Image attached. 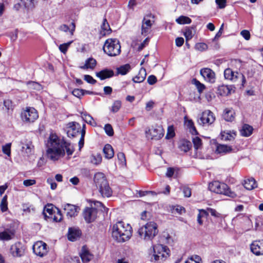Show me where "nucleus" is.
Returning <instances> with one entry per match:
<instances>
[{"instance_id":"obj_1","label":"nucleus","mask_w":263,"mask_h":263,"mask_svg":"<svg viewBox=\"0 0 263 263\" xmlns=\"http://www.w3.org/2000/svg\"><path fill=\"white\" fill-rule=\"evenodd\" d=\"M47 157L53 161L59 160L63 157L65 151L68 156L72 155L74 149L73 146L69 142L60 139L55 134H51L47 143Z\"/></svg>"},{"instance_id":"obj_2","label":"nucleus","mask_w":263,"mask_h":263,"mask_svg":"<svg viewBox=\"0 0 263 263\" xmlns=\"http://www.w3.org/2000/svg\"><path fill=\"white\" fill-rule=\"evenodd\" d=\"M132 235V228L123 221H118L112 228V236L118 242H125Z\"/></svg>"},{"instance_id":"obj_3","label":"nucleus","mask_w":263,"mask_h":263,"mask_svg":"<svg viewBox=\"0 0 263 263\" xmlns=\"http://www.w3.org/2000/svg\"><path fill=\"white\" fill-rule=\"evenodd\" d=\"M171 251L166 246L161 244L153 245L149 251L152 262L161 263L166 260L170 256Z\"/></svg>"},{"instance_id":"obj_4","label":"nucleus","mask_w":263,"mask_h":263,"mask_svg":"<svg viewBox=\"0 0 263 263\" xmlns=\"http://www.w3.org/2000/svg\"><path fill=\"white\" fill-rule=\"evenodd\" d=\"M93 180L96 186L99 189L100 193L103 197H109L111 196L112 191L104 174L96 173Z\"/></svg>"},{"instance_id":"obj_5","label":"nucleus","mask_w":263,"mask_h":263,"mask_svg":"<svg viewBox=\"0 0 263 263\" xmlns=\"http://www.w3.org/2000/svg\"><path fill=\"white\" fill-rule=\"evenodd\" d=\"M157 224L154 222H147L139 229L138 233L141 239L152 240L158 234Z\"/></svg>"},{"instance_id":"obj_6","label":"nucleus","mask_w":263,"mask_h":263,"mask_svg":"<svg viewBox=\"0 0 263 263\" xmlns=\"http://www.w3.org/2000/svg\"><path fill=\"white\" fill-rule=\"evenodd\" d=\"M103 49L110 57L118 55L121 52L120 42L117 39H108L104 43Z\"/></svg>"},{"instance_id":"obj_7","label":"nucleus","mask_w":263,"mask_h":263,"mask_svg":"<svg viewBox=\"0 0 263 263\" xmlns=\"http://www.w3.org/2000/svg\"><path fill=\"white\" fill-rule=\"evenodd\" d=\"M209 188L211 191L217 194H223L232 198L237 196L234 192L230 190L227 184L218 181L210 183Z\"/></svg>"},{"instance_id":"obj_8","label":"nucleus","mask_w":263,"mask_h":263,"mask_svg":"<svg viewBox=\"0 0 263 263\" xmlns=\"http://www.w3.org/2000/svg\"><path fill=\"white\" fill-rule=\"evenodd\" d=\"M38 117L37 110L33 107H26L21 113L22 120L27 123L34 122Z\"/></svg>"},{"instance_id":"obj_9","label":"nucleus","mask_w":263,"mask_h":263,"mask_svg":"<svg viewBox=\"0 0 263 263\" xmlns=\"http://www.w3.org/2000/svg\"><path fill=\"white\" fill-rule=\"evenodd\" d=\"M224 77L226 80L233 82H236L239 79H241L242 86H244L246 82L245 77L242 73L237 71H234L229 68L224 70Z\"/></svg>"},{"instance_id":"obj_10","label":"nucleus","mask_w":263,"mask_h":263,"mask_svg":"<svg viewBox=\"0 0 263 263\" xmlns=\"http://www.w3.org/2000/svg\"><path fill=\"white\" fill-rule=\"evenodd\" d=\"M215 118L213 113L209 110L204 111L197 119L199 125L202 126H209L215 121Z\"/></svg>"},{"instance_id":"obj_11","label":"nucleus","mask_w":263,"mask_h":263,"mask_svg":"<svg viewBox=\"0 0 263 263\" xmlns=\"http://www.w3.org/2000/svg\"><path fill=\"white\" fill-rule=\"evenodd\" d=\"M147 138L152 140H159L164 135V129L161 126H153L151 129L145 131Z\"/></svg>"},{"instance_id":"obj_12","label":"nucleus","mask_w":263,"mask_h":263,"mask_svg":"<svg viewBox=\"0 0 263 263\" xmlns=\"http://www.w3.org/2000/svg\"><path fill=\"white\" fill-rule=\"evenodd\" d=\"M65 130L68 137L73 138L80 133L81 125L76 122H69L66 125Z\"/></svg>"},{"instance_id":"obj_13","label":"nucleus","mask_w":263,"mask_h":263,"mask_svg":"<svg viewBox=\"0 0 263 263\" xmlns=\"http://www.w3.org/2000/svg\"><path fill=\"white\" fill-rule=\"evenodd\" d=\"M151 17L153 18L154 16L150 14L145 16L142 20L141 34L144 36H146L150 33L152 26L154 22V21L151 20Z\"/></svg>"},{"instance_id":"obj_14","label":"nucleus","mask_w":263,"mask_h":263,"mask_svg":"<svg viewBox=\"0 0 263 263\" xmlns=\"http://www.w3.org/2000/svg\"><path fill=\"white\" fill-rule=\"evenodd\" d=\"M33 251L36 255L40 257H43L48 252L47 245L42 241H37L33 246Z\"/></svg>"},{"instance_id":"obj_15","label":"nucleus","mask_w":263,"mask_h":263,"mask_svg":"<svg viewBox=\"0 0 263 263\" xmlns=\"http://www.w3.org/2000/svg\"><path fill=\"white\" fill-rule=\"evenodd\" d=\"M97 210L94 208H86L84 212V218L87 223L94 221L97 217Z\"/></svg>"},{"instance_id":"obj_16","label":"nucleus","mask_w":263,"mask_h":263,"mask_svg":"<svg viewBox=\"0 0 263 263\" xmlns=\"http://www.w3.org/2000/svg\"><path fill=\"white\" fill-rule=\"evenodd\" d=\"M200 73L207 82L214 83L215 81V73L210 68H203L200 69Z\"/></svg>"},{"instance_id":"obj_17","label":"nucleus","mask_w":263,"mask_h":263,"mask_svg":"<svg viewBox=\"0 0 263 263\" xmlns=\"http://www.w3.org/2000/svg\"><path fill=\"white\" fill-rule=\"evenodd\" d=\"M251 250L256 255H263V241H254L251 245Z\"/></svg>"},{"instance_id":"obj_18","label":"nucleus","mask_w":263,"mask_h":263,"mask_svg":"<svg viewBox=\"0 0 263 263\" xmlns=\"http://www.w3.org/2000/svg\"><path fill=\"white\" fill-rule=\"evenodd\" d=\"M64 210L67 216L72 217L77 216L80 209L79 206L67 203L64 205Z\"/></svg>"},{"instance_id":"obj_19","label":"nucleus","mask_w":263,"mask_h":263,"mask_svg":"<svg viewBox=\"0 0 263 263\" xmlns=\"http://www.w3.org/2000/svg\"><path fill=\"white\" fill-rule=\"evenodd\" d=\"M21 151L25 157H28L32 153L33 146L30 141H21Z\"/></svg>"},{"instance_id":"obj_20","label":"nucleus","mask_w":263,"mask_h":263,"mask_svg":"<svg viewBox=\"0 0 263 263\" xmlns=\"http://www.w3.org/2000/svg\"><path fill=\"white\" fill-rule=\"evenodd\" d=\"M223 118L227 122H232L235 118V112L232 108H227L223 112Z\"/></svg>"},{"instance_id":"obj_21","label":"nucleus","mask_w":263,"mask_h":263,"mask_svg":"<svg viewBox=\"0 0 263 263\" xmlns=\"http://www.w3.org/2000/svg\"><path fill=\"white\" fill-rule=\"evenodd\" d=\"M114 75V71L108 69H104L96 73V76L101 80L111 78Z\"/></svg>"},{"instance_id":"obj_22","label":"nucleus","mask_w":263,"mask_h":263,"mask_svg":"<svg viewBox=\"0 0 263 263\" xmlns=\"http://www.w3.org/2000/svg\"><path fill=\"white\" fill-rule=\"evenodd\" d=\"M80 256L84 263L89 262L92 258V255L89 252L85 246L82 247Z\"/></svg>"},{"instance_id":"obj_23","label":"nucleus","mask_w":263,"mask_h":263,"mask_svg":"<svg viewBox=\"0 0 263 263\" xmlns=\"http://www.w3.org/2000/svg\"><path fill=\"white\" fill-rule=\"evenodd\" d=\"M232 151V148L231 146H228L224 144H218L216 145V148L215 153L221 155L226 154L229 153Z\"/></svg>"},{"instance_id":"obj_24","label":"nucleus","mask_w":263,"mask_h":263,"mask_svg":"<svg viewBox=\"0 0 263 263\" xmlns=\"http://www.w3.org/2000/svg\"><path fill=\"white\" fill-rule=\"evenodd\" d=\"M236 136V132L230 130H224L221 132V139L224 141H232Z\"/></svg>"},{"instance_id":"obj_25","label":"nucleus","mask_w":263,"mask_h":263,"mask_svg":"<svg viewBox=\"0 0 263 263\" xmlns=\"http://www.w3.org/2000/svg\"><path fill=\"white\" fill-rule=\"evenodd\" d=\"M10 252L14 257H20L22 256L24 253L23 249L20 248V245L16 243L11 247Z\"/></svg>"},{"instance_id":"obj_26","label":"nucleus","mask_w":263,"mask_h":263,"mask_svg":"<svg viewBox=\"0 0 263 263\" xmlns=\"http://www.w3.org/2000/svg\"><path fill=\"white\" fill-rule=\"evenodd\" d=\"M243 186L248 190H252L257 187V184L254 178H250L244 180Z\"/></svg>"},{"instance_id":"obj_27","label":"nucleus","mask_w":263,"mask_h":263,"mask_svg":"<svg viewBox=\"0 0 263 263\" xmlns=\"http://www.w3.org/2000/svg\"><path fill=\"white\" fill-rule=\"evenodd\" d=\"M81 234V231L79 230L69 228L68 234V239L71 241H74L80 237Z\"/></svg>"},{"instance_id":"obj_28","label":"nucleus","mask_w":263,"mask_h":263,"mask_svg":"<svg viewBox=\"0 0 263 263\" xmlns=\"http://www.w3.org/2000/svg\"><path fill=\"white\" fill-rule=\"evenodd\" d=\"M97 64V61L95 59L90 58L86 60L85 64L80 67L82 69H93Z\"/></svg>"},{"instance_id":"obj_29","label":"nucleus","mask_w":263,"mask_h":263,"mask_svg":"<svg viewBox=\"0 0 263 263\" xmlns=\"http://www.w3.org/2000/svg\"><path fill=\"white\" fill-rule=\"evenodd\" d=\"M103 153L106 159L112 158L114 156V151L112 147L109 144H106L103 148Z\"/></svg>"},{"instance_id":"obj_30","label":"nucleus","mask_w":263,"mask_h":263,"mask_svg":"<svg viewBox=\"0 0 263 263\" xmlns=\"http://www.w3.org/2000/svg\"><path fill=\"white\" fill-rule=\"evenodd\" d=\"M206 211H208V215L210 213L211 216L217 219L218 222H222L223 216L221 214L218 212L216 210L210 208H207Z\"/></svg>"},{"instance_id":"obj_31","label":"nucleus","mask_w":263,"mask_h":263,"mask_svg":"<svg viewBox=\"0 0 263 263\" xmlns=\"http://www.w3.org/2000/svg\"><path fill=\"white\" fill-rule=\"evenodd\" d=\"M146 76V72L145 69L141 68L139 70L138 75L134 77L133 80L135 83H141L145 80Z\"/></svg>"},{"instance_id":"obj_32","label":"nucleus","mask_w":263,"mask_h":263,"mask_svg":"<svg viewBox=\"0 0 263 263\" xmlns=\"http://www.w3.org/2000/svg\"><path fill=\"white\" fill-rule=\"evenodd\" d=\"M253 129L251 126L248 124H244L240 130L241 135L245 137H249L252 134Z\"/></svg>"},{"instance_id":"obj_33","label":"nucleus","mask_w":263,"mask_h":263,"mask_svg":"<svg viewBox=\"0 0 263 263\" xmlns=\"http://www.w3.org/2000/svg\"><path fill=\"white\" fill-rule=\"evenodd\" d=\"M199 213L197 217V222L199 225L203 224V218H206L208 217V211L206 210L200 209L198 210Z\"/></svg>"},{"instance_id":"obj_34","label":"nucleus","mask_w":263,"mask_h":263,"mask_svg":"<svg viewBox=\"0 0 263 263\" xmlns=\"http://www.w3.org/2000/svg\"><path fill=\"white\" fill-rule=\"evenodd\" d=\"M13 233L11 231H5L0 233V240L8 241L12 239Z\"/></svg>"},{"instance_id":"obj_35","label":"nucleus","mask_w":263,"mask_h":263,"mask_svg":"<svg viewBox=\"0 0 263 263\" xmlns=\"http://www.w3.org/2000/svg\"><path fill=\"white\" fill-rule=\"evenodd\" d=\"M179 148L184 152H188L192 147V144L190 141L183 140L179 144Z\"/></svg>"},{"instance_id":"obj_36","label":"nucleus","mask_w":263,"mask_h":263,"mask_svg":"<svg viewBox=\"0 0 263 263\" xmlns=\"http://www.w3.org/2000/svg\"><path fill=\"white\" fill-rule=\"evenodd\" d=\"M231 89L227 85H221L218 88V93L221 96H227L230 93Z\"/></svg>"},{"instance_id":"obj_37","label":"nucleus","mask_w":263,"mask_h":263,"mask_svg":"<svg viewBox=\"0 0 263 263\" xmlns=\"http://www.w3.org/2000/svg\"><path fill=\"white\" fill-rule=\"evenodd\" d=\"M195 33V31L193 28L186 27L183 33L186 39V41H188L189 40H191L194 35Z\"/></svg>"},{"instance_id":"obj_38","label":"nucleus","mask_w":263,"mask_h":263,"mask_svg":"<svg viewBox=\"0 0 263 263\" xmlns=\"http://www.w3.org/2000/svg\"><path fill=\"white\" fill-rule=\"evenodd\" d=\"M75 27L76 26L74 23L72 22L69 27L65 24L61 25L60 27V29L64 32L69 31L71 34H73V32L75 30Z\"/></svg>"},{"instance_id":"obj_39","label":"nucleus","mask_w":263,"mask_h":263,"mask_svg":"<svg viewBox=\"0 0 263 263\" xmlns=\"http://www.w3.org/2000/svg\"><path fill=\"white\" fill-rule=\"evenodd\" d=\"M130 69V66L129 64H125L122 66H121L119 68H117V72L118 74H120L121 75L126 74Z\"/></svg>"},{"instance_id":"obj_40","label":"nucleus","mask_w":263,"mask_h":263,"mask_svg":"<svg viewBox=\"0 0 263 263\" xmlns=\"http://www.w3.org/2000/svg\"><path fill=\"white\" fill-rule=\"evenodd\" d=\"M176 22L179 24H189L192 20L187 16L181 15L176 20Z\"/></svg>"},{"instance_id":"obj_41","label":"nucleus","mask_w":263,"mask_h":263,"mask_svg":"<svg viewBox=\"0 0 263 263\" xmlns=\"http://www.w3.org/2000/svg\"><path fill=\"white\" fill-rule=\"evenodd\" d=\"M102 156L100 154L92 155L90 157L91 162L96 165L100 164L102 161Z\"/></svg>"},{"instance_id":"obj_42","label":"nucleus","mask_w":263,"mask_h":263,"mask_svg":"<svg viewBox=\"0 0 263 263\" xmlns=\"http://www.w3.org/2000/svg\"><path fill=\"white\" fill-rule=\"evenodd\" d=\"M186 126L190 129V132L192 135H197V131L194 126V122L192 120H188L186 122Z\"/></svg>"},{"instance_id":"obj_43","label":"nucleus","mask_w":263,"mask_h":263,"mask_svg":"<svg viewBox=\"0 0 263 263\" xmlns=\"http://www.w3.org/2000/svg\"><path fill=\"white\" fill-rule=\"evenodd\" d=\"M192 84L196 86L199 93H201L205 88V85L196 79H193Z\"/></svg>"},{"instance_id":"obj_44","label":"nucleus","mask_w":263,"mask_h":263,"mask_svg":"<svg viewBox=\"0 0 263 263\" xmlns=\"http://www.w3.org/2000/svg\"><path fill=\"white\" fill-rule=\"evenodd\" d=\"M7 196L5 195L1 202L0 208L3 212H6L8 210Z\"/></svg>"},{"instance_id":"obj_45","label":"nucleus","mask_w":263,"mask_h":263,"mask_svg":"<svg viewBox=\"0 0 263 263\" xmlns=\"http://www.w3.org/2000/svg\"><path fill=\"white\" fill-rule=\"evenodd\" d=\"M3 109H5L7 112L13 110V105L11 100L8 99L4 101Z\"/></svg>"},{"instance_id":"obj_46","label":"nucleus","mask_w":263,"mask_h":263,"mask_svg":"<svg viewBox=\"0 0 263 263\" xmlns=\"http://www.w3.org/2000/svg\"><path fill=\"white\" fill-rule=\"evenodd\" d=\"M82 118L88 124L91 125H94V124H96L93 122V118L90 115H88L86 113H83L82 114Z\"/></svg>"},{"instance_id":"obj_47","label":"nucleus","mask_w":263,"mask_h":263,"mask_svg":"<svg viewBox=\"0 0 263 263\" xmlns=\"http://www.w3.org/2000/svg\"><path fill=\"white\" fill-rule=\"evenodd\" d=\"M194 146L196 149L200 148L202 146V141L198 137H195L192 139Z\"/></svg>"},{"instance_id":"obj_48","label":"nucleus","mask_w":263,"mask_h":263,"mask_svg":"<svg viewBox=\"0 0 263 263\" xmlns=\"http://www.w3.org/2000/svg\"><path fill=\"white\" fill-rule=\"evenodd\" d=\"M121 106V102L119 100L115 101L111 107V111L113 112H118Z\"/></svg>"},{"instance_id":"obj_49","label":"nucleus","mask_w":263,"mask_h":263,"mask_svg":"<svg viewBox=\"0 0 263 263\" xmlns=\"http://www.w3.org/2000/svg\"><path fill=\"white\" fill-rule=\"evenodd\" d=\"M53 205L51 204H48L44 208V214L45 216L47 217V214L48 213L49 215L53 214Z\"/></svg>"},{"instance_id":"obj_50","label":"nucleus","mask_w":263,"mask_h":263,"mask_svg":"<svg viewBox=\"0 0 263 263\" xmlns=\"http://www.w3.org/2000/svg\"><path fill=\"white\" fill-rule=\"evenodd\" d=\"M25 8L31 9L34 6L35 0H22Z\"/></svg>"},{"instance_id":"obj_51","label":"nucleus","mask_w":263,"mask_h":263,"mask_svg":"<svg viewBox=\"0 0 263 263\" xmlns=\"http://www.w3.org/2000/svg\"><path fill=\"white\" fill-rule=\"evenodd\" d=\"M195 48L196 50L202 51L208 49V46L203 43H198L195 45Z\"/></svg>"},{"instance_id":"obj_52","label":"nucleus","mask_w":263,"mask_h":263,"mask_svg":"<svg viewBox=\"0 0 263 263\" xmlns=\"http://www.w3.org/2000/svg\"><path fill=\"white\" fill-rule=\"evenodd\" d=\"M175 132L173 126H169L167 128V134L166 135V139H170L175 136Z\"/></svg>"},{"instance_id":"obj_53","label":"nucleus","mask_w":263,"mask_h":263,"mask_svg":"<svg viewBox=\"0 0 263 263\" xmlns=\"http://www.w3.org/2000/svg\"><path fill=\"white\" fill-rule=\"evenodd\" d=\"M104 130L106 134L109 136H112L114 135V130L111 125L109 124H106L104 126Z\"/></svg>"},{"instance_id":"obj_54","label":"nucleus","mask_w":263,"mask_h":263,"mask_svg":"<svg viewBox=\"0 0 263 263\" xmlns=\"http://www.w3.org/2000/svg\"><path fill=\"white\" fill-rule=\"evenodd\" d=\"M72 42H69L67 43H64L61 44L59 46L60 50L63 53H65L69 47L70 45L71 44Z\"/></svg>"},{"instance_id":"obj_55","label":"nucleus","mask_w":263,"mask_h":263,"mask_svg":"<svg viewBox=\"0 0 263 263\" xmlns=\"http://www.w3.org/2000/svg\"><path fill=\"white\" fill-rule=\"evenodd\" d=\"M84 90L80 89H74L72 91V94L78 98H80L84 94Z\"/></svg>"},{"instance_id":"obj_56","label":"nucleus","mask_w":263,"mask_h":263,"mask_svg":"<svg viewBox=\"0 0 263 263\" xmlns=\"http://www.w3.org/2000/svg\"><path fill=\"white\" fill-rule=\"evenodd\" d=\"M117 157L120 163L122 165L126 164V159L125 155L123 153L120 152L117 154Z\"/></svg>"},{"instance_id":"obj_57","label":"nucleus","mask_w":263,"mask_h":263,"mask_svg":"<svg viewBox=\"0 0 263 263\" xmlns=\"http://www.w3.org/2000/svg\"><path fill=\"white\" fill-rule=\"evenodd\" d=\"M84 79L87 83L91 84H95L97 82V81L96 80H95L91 76L88 74L84 75Z\"/></svg>"},{"instance_id":"obj_58","label":"nucleus","mask_w":263,"mask_h":263,"mask_svg":"<svg viewBox=\"0 0 263 263\" xmlns=\"http://www.w3.org/2000/svg\"><path fill=\"white\" fill-rule=\"evenodd\" d=\"M11 144L10 143H7L5 145L3 146V152L4 154H6L8 156L10 155L11 153Z\"/></svg>"},{"instance_id":"obj_59","label":"nucleus","mask_w":263,"mask_h":263,"mask_svg":"<svg viewBox=\"0 0 263 263\" xmlns=\"http://www.w3.org/2000/svg\"><path fill=\"white\" fill-rule=\"evenodd\" d=\"M215 3L217 5L218 8L223 9L226 6L227 0H215Z\"/></svg>"},{"instance_id":"obj_60","label":"nucleus","mask_w":263,"mask_h":263,"mask_svg":"<svg viewBox=\"0 0 263 263\" xmlns=\"http://www.w3.org/2000/svg\"><path fill=\"white\" fill-rule=\"evenodd\" d=\"M182 191L185 197H190L191 196V190L187 186H183Z\"/></svg>"},{"instance_id":"obj_61","label":"nucleus","mask_w":263,"mask_h":263,"mask_svg":"<svg viewBox=\"0 0 263 263\" xmlns=\"http://www.w3.org/2000/svg\"><path fill=\"white\" fill-rule=\"evenodd\" d=\"M23 211L25 212H34L35 211L34 208L32 205H28V204L23 205Z\"/></svg>"},{"instance_id":"obj_62","label":"nucleus","mask_w":263,"mask_h":263,"mask_svg":"<svg viewBox=\"0 0 263 263\" xmlns=\"http://www.w3.org/2000/svg\"><path fill=\"white\" fill-rule=\"evenodd\" d=\"M36 183V180L34 179H27L23 181V185L25 186L33 185Z\"/></svg>"},{"instance_id":"obj_63","label":"nucleus","mask_w":263,"mask_h":263,"mask_svg":"<svg viewBox=\"0 0 263 263\" xmlns=\"http://www.w3.org/2000/svg\"><path fill=\"white\" fill-rule=\"evenodd\" d=\"M240 34L246 40H249L250 39V33L248 30H243L240 32Z\"/></svg>"},{"instance_id":"obj_64","label":"nucleus","mask_w":263,"mask_h":263,"mask_svg":"<svg viewBox=\"0 0 263 263\" xmlns=\"http://www.w3.org/2000/svg\"><path fill=\"white\" fill-rule=\"evenodd\" d=\"M157 82V78L154 75L149 76L147 78V82L149 85H153Z\"/></svg>"}]
</instances>
